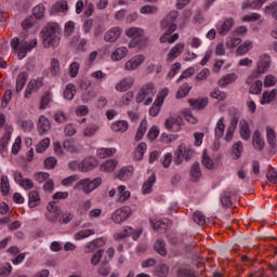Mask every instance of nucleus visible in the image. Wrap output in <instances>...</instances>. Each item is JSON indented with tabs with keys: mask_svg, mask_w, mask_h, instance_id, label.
<instances>
[{
	"mask_svg": "<svg viewBox=\"0 0 277 277\" xmlns=\"http://www.w3.org/2000/svg\"><path fill=\"white\" fill-rule=\"evenodd\" d=\"M40 202H42V199L40 198V193L38 190H30L28 193L29 209H36V207H40Z\"/></svg>",
	"mask_w": 277,
	"mask_h": 277,
	"instance_id": "21",
	"label": "nucleus"
},
{
	"mask_svg": "<svg viewBox=\"0 0 277 277\" xmlns=\"http://www.w3.org/2000/svg\"><path fill=\"white\" fill-rule=\"evenodd\" d=\"M37 44H38V39H31L30 41H25L18 37L13 38L10 42L13 53H16L17 55V60H25V57H27V54L32 49H36Z\"/></svg>",
	"mask_w": 277,
	"mask_h": 277,
	"instance_id": "2",
	"label": "nucleus"
},
{
	"mask_svg": "<svg viewBox=\"0 0 277 277\" xmlns=\"http://www.w3.org/2000/svg\"><path fill=\"white\" fill-rule=\"evenodd\" d=\"M238 79L237 74L232 72L223 76L219 81L217 85L220 88H226V85H230V83H235V80Z\"/></svg>",
	"mask_w": 277,
	"mask_h": 277,
	"instance_id": "29",
	"label": "nucleus"
},
{
	"mask_svg": "<svg viewBox=\"0 0 277 277\" xmlns=\"http://www.w3.org/2000/svg\"><path fill=\"white\" fill-rule=\"evenodd\" d=\"M25 83H27V74L26 72H21L17 76L16 79V85H15V90L16 92H23V89L25 88Z\"/></svg>",
	"mask_w": 277,
	"mask_h": 277,
	"instance_id": "44",
	"label": "nucleus"
},
{
	"mask_svg": "<svg viewBox=\"0 0 277 277\" xmlns=\"http://www.w3.org/2000/svg\"><path fill=\"white\" fill-rule=\"evenodd\" d=\"M183 51H185V44L183 42L176 43L167 54V62L171 64L176 57H181Z\"/></svg>",
	"mask_w": 277,
	"mask_h": 277,
	"instance_id": "12",
	"label": "nucleus"
},
{
	"mask_svg": "<svg viewBox=\"0 0 277 277\" xmlns=\"http://www.w3.org/2000/svg\"><path fill=\"white\" fill-rule=\"evenodd\" d=\"M242 153L243 144L241 143V141H238L233 145V155H235V159H239Z\"/></svg>",
	"mask_w": 277,
	"mask_h": 277,
	"instance_id": "59",
	"label": "nucleus"
},
{
	"mask_svg": "<svg viewBox=\"0 0 277 277\" xmlns=\"http://www.w3.org/2000/svg\"><path fill=\"white\" fill-rule=\"evenodd\" d=\"M116 166H118V161L109 159L100 166V170L101 172H114V170H116Z\"/></svg>",
	"mask_w": 277,
	"mask_h": 277,
	"instance_id": "39",
	"label": "nucleus"
},
{
	"mask_svg": "<svg viewBox=\"0 0 277 277\" xmlns=\"http://www.w3.org/2000/svg\"><path fill=\"white\" fill-rule=\"evenodd\" d=\"M133 227L127 226L123 230L115 233L114 239H116V241H120L122 239H127V237H130V235H133Z\"/></svg>",
	"mask_w": 277,
	"mask_h": 277,
	"instance_id": "38",
	"label": "nucleus"
},
{
	"mask_svg": "<svg viewBox=\"0 0 277 277\" xmlns=\"http://www.w3.org/2000/svg\"><path fill=\"white\" fill-rule=\"evenodd\" d=\"M94 229H83L75 234V239L81 240L94 235Z\"/></svg>",
	"mask_w": 277,
	"mask_h": 277,
	"instance_id": "61",
	"label": "nucleus"
},
{
	"mask_svg": "<svg viewBox=\"0 0 277 277\" xmlns=\"http://www.w3.org/2000/svg\"><path fill=\"white\" fill-rule=\"evenodd\" d=\"M252 49V41H245L242 44H240L236 50V55L241 56L246 55L248 51Z\"/></svg>",
	"mask_w": 277,
	"mask_h": 277,
	"instance_id": "51",
	"label": "nucleus"
},
{
	"mask_svg": "<svg viewBox=\"0 0 277 277\" xmlns=\"http://www.w3.org/2000/svg\"><path fill=\"white\" fill-rule=\"evenodd\" d=\"M50 146H51V140L47 137L37 144L36 150L37 153H44L47 148H49Z\"/></svg>",
	"mask_w": 277,
	"mask_h": 277,
	"instance_id": "57",
	"label": "nucleus"
},
{
	"mask_svg": "<svg viewBox=\"0 0 277 277\" xmlns=\"http://www.w3.org/2000/svg\"><path fill=\"white\" fill-rule=\"evenodd\" d=\"M239 127L241 138L246 141L250 140V126L248 124V121L246 119L240 120Z\"/></svg>",
	"mask_w": 277,
	"mask_h": 277,
	"instance_id": "35",
	"label": "nucleus"
},
{
	"mask_svg": "<svg viewBox=\"0 0 277 277\" xmlns=\"http://www.w3.org/2000/svg\"><path fill=\"white\" fill-rule=\"evenodd\" d=\"M157 183V176L155 174L150 175L147 181L144 182L142 192L143 194H150L153 192V185Z\"/></svg>",
	"mask_w": 277,
	"mask_h": 277,
	"instance_id": "37",
	"label": "nucleus"
},
{
	"mask_svg": "<svg viewBox=\"0 0 277 277\" xmlns=\"http://www.w3.org/2000/svg\"><path fill=\"white\" fill-rule=\"evenodd\" d=\"M176 18H179V13L176 11H172L163 18L160 25L166 28L169 25L168 23H174Z\"/></svg>",
	"mask_w": 277,
	"mask_h": 277,
	"instance_id": "52",
	"label": "nucleus"
},
{
	"mask_svg": "<svg viewBox=\"0 0 277 277\" xmlns=\"http://www.w3.org/2000/svg\"><path fill=\"white\" fill-rule=\"evenodd\" d=\"M241 44V38L227 37L225 41L226 49H235Z\"/></svg>",
	"mask_w": 277,
	"mask_h": 277,
	"instance_id": "54",
	"label": "nucleus"
},
{
	"mask_svg": "<svg viewBox=\"0 0 277 277\" xmlns=\"http://www.w3.org/2000/svg\"><path fill=\"white\" fill-rule=\"evenodd\" d=\"M111 131L114 133H127L129 131V121L127 120H118L111 124Z\"/></svg>",
	"mask_w": 277,
	"mask_h": 277,
	"instance_id": "27",
	"label": "nucleus"
},
{
	"mask_svg": "<svg viewBox=\"0 0 277 277\" xmlns=\"http://www.w3.org/2000/svg\"><path fill=\"white\" fill-rule=\"evenodd\" d=\"M179 26L174 22H168V27L164 29L166 32L160 37L161 44L168 42L169 44H174L179 40V32H175ZM173 34V35H172Z\"/></svg>",
	"mask_w": 277,
	"mask_h": 277,
	"instance_id": "5",
	"label": "nucleus"
},
{
	"mask_svg": "<svg viewBox=\"0 0 277 277\" xmlns=\"http://www.w3.org/2000/svg\"><path fill=\"white\" fill-rule=\"evenodd\" d=\"M147 148L148 146L146 145V143H140L134 149V159L136 161H142V159H144V154L146 153Z\"/></svg>",
	"mask_w": 277,
	"mask_h": 277,
	"instance_id": "36",
	"label": "nucleus"
},
{
	"mask_svg": "<svg viewBox=\"0 0 277 277\" xmlns=\"http://www.w3.org/2000/svg\"><path fill=\"white\" fill-rule=\"evenodd\" d=\"M38 131L40 135H44L48 131H51V121L45 116L39 117Z\"/></svg>",
	"mask_w": 277,
	"mask_h": 277,
	"instance_id": "25",
	"label": "nucleus"
},
{
	"mask_svg": "<svg viewBox=\"0 0 277 277\" xmlns=\"http://www.w3.org/2000/svg\"><path fill=\"white\" fill-rule=\"evenodd\" d=\"M189 92H192V85H189V83H184L179 88L175 96L176 98H185L188 96Z\"/></svg>",
	"mask_w": 277,
	"mask_h": 277,
	"instance_id": "48",
	"label": "nucleus"
},
{
	"mask_svg": "<svg viewBox=\"0 0 277 277\" xmlns=\"http://www.w3.org/2000/svg\"><path fill=\"white\" fill-rule=\"evenodd\" d=\"M118 192V198L117 202H127L131 198V192L127 190V186L120 185L117 189Z\"/></svg>",
	"mask_w": 277,
	"mask_h": 277,
	"instance_id": "33",
	"label": "nucleus"
},
{
	"mask_svg": "<svg viewBox=\"0 0 277 277\" xmlns=\"http://www.w3.org/2000/svg\"><path fill=\"white\" fill-rule=\"evenodd\" d=\"M183 124V117L181 116L169 117L164 121V128L167 131H171V133H177V131H181Z\"/></svg>",
	"mask_w": 277,
	"mask_h": 277,
	"instance_id": "8",
	"label": "nucleus"
},
{
	"mask_svg": "<svg viewBox=\"0 0 277 277\" xmlns=\"http://www.w3.org/2000/svg\"><path fill=\"white\" fill-rule=\"evenodd\" d=\"M63 147L68 153H81L83 150V146L80 145L79 142L76 141L75 138L64 141Z\"/></svg>",
	"mask_w": 277,
	"mask_h": 277,
	"instance_id": "18",
	"label": "nucleus"
},
{
	"mask_svg": "<svg viewBox=\"0 0 277 277\" xmlns=\"http://www.w3.org/2000/svg\"><path fill=\"white\" fill-rule=\"evenodd\" d=\"M63 94L66 101H72V98H75V94H77V88L75 87V84L69 83L66 85Z\"/></svg>",
	"mask_w": 277,
	"mask_h": 277,
	"instance_id": "42",
	"label": "nucleus"
},
{
	"mask_svg": "<svg viewBox=\"0 0 277 277\" xmlns=\"http://www.w3.org/2000/svg\"><path fill=\"white\" fill-rule=\"evenodd\" d=\"M146 57L144 55L138 54L133 56L131 60L126 62L124 64V70L132 71V70H137L140 66L142 65L143 62H145Z\"/></svg>",
	"mask_w": 277,
	"mask_h": 277,
	"instance_id": "11",
	"label": "nucleus"
},
{
	"mask_svg": "<svg viewBox=\"0 0 277 277\" xmlns=\"http://www.w3.org/2000/svg\"><path fill=\"white\" fill-rule=\"evenodd\" d=\"M265 131H266V140H267L268 146H271L272 150H276L277 148L276 130H274V128H272L271 126H267Z\"/></svg>",
	"mask_w": 277,
	"mask_h": 277,
	"instance_id": "20",
	"label": "nucleus"
},
{
	"mask_svg": "<svg viewBox=\"0 0 277 277\" xmlns=\"http://www.w3.org/2000/svg\"><path fill=\"white\" fill-rule=\"evenodd\" d=\"M40 36L44 49H55L56 47H60L62 30L56 23H49L41 29Z\"/></svg>",
	"mask_w": 277,
	"mask_h": 277,
	"instance_id": "1",
	"label": "nucleus"
},
{
	"mask_svg": "<svg viewBox=\"0 0 277 277\" xmlns=\"http://www.w3.org/2000/svg\"><path fill=\"white\" fill-rule=\"evenodd\" d=\"M193 220L199 226H205V224H207V216H205V214H202V212L200 211H196L194 213Z\"/></svg>",
	"mask_w": 277,
	"mask_h": 277,
	"instance_id": "58",
	"label": "nucleus"
},
{
	"mask_svg": "<svg viewBox=\"0 0 277 277\" xmlns=\"http://www.w3.org/2000/svg\"><path fill=\"white\" fill-rule=\"evenodd\" d=\"M277 90L273 89L272 91H264L262 97H261V105H269V103H273V101L276 100Z\"/></svg>",
	"mask_w": 277,
	"mask_h": 277,
	"instance_id": "31",
	"label": "nucleus"
},
{
	"mask_svg": "<svg viewBox=\"0 0 277 277\" xmlns=\"http://www.w3.org/2000/svg\"><path fill=\"white\" fill-rule=\"evenodd\" d=\"M264 12H266V14H269V12H272L273 18L277 21V3L276 2H273L271 5L265 6Z\"/></svg>",
	"mask_w": 277,
	"mask_h": 277,
	"instance_id": "64",
	"label": "nucleus"
},
{
	"mask_svg": "<svg viewBox=\"0 0 277 277\" xmlns=\"http://www.w3.org/2000/svg\"><path fill=\"white\" fill-rule=\"evenodd\" d=\"M235 27V19L233 17H225L216 25V31L219 36H226Z\"/></svg>",
	"mask_w": 277,
	"mask_h": 277,
	"instance_id": "10",
	"label": "nucleus"
},
{
	"mask_svg": "<svg viewBox=\"0 0 277 277\" xmlns=\"http://www.w3.org/2000/svg\"><path fill=\"white\" fill-rule=\"evenodd\" d=\"M120 36H122V28L116 26L105 32L104 40L105 42H116Z\"/></svg>",
	"mask_w": 277,
	"mask_h": 277,
	"instance_id": "17",
	"label": "nucleus"
},
{
	"mask_svg": "<svg viewBox=\"0 0 277 277\" xmlns=\"http://www.w3.org/2000/svg\"><path fill=\"white\" fill-rule=\"evenodd\" d=\"M10 180L8 179L6 175H2L1 182H0V192L2 196H8L10 194Z\"/></svg>",
	"mask_w": 277,
	"mask_h": 277,
	"instance_id": "45",
	"label": "nucleus"
},
{
	"mask_svg": "<svg viewBox=\"0 0 277 277\" xmlns=\"http://www.w3.org/2000/svg\"><path fill=\"white\" fill-rule=\"evenodd\" d=\"M133 83H135V78L126 77L116 84L115 90H117V92H127V90L133 88Z\"/></svg>",
	"mask_w": 277,
	"mask_h": 277,
	"instance_id": "15",
	"label": "nucleus"
},
{
	"mask_svg": "<svg viewBox=\"0 0 277 277\" xmlns=\"http://www.w3.org/2000/svg\"><path fill=\"white\" fill-rule=\"evenodd\" d=\"M126 36H128V38H132L134 42H140V40H142V36H144V30L137 27H131L126 30Z\"/></svg>",
	"mask_w": 277,
	"mask_h": 277,
	"instance_id": "24",
	"label": "nucleus"
},
{
	"mask_svg": "<svg viewBox=\"0 0 277 277\" xmlns=\"http://www.w3.org/2000/svg\"><path fill=\"white\" fill-rule=\"evenodd\" d=\"M154 250L160 254V256H166L168 254V251L166 250V241L161 238L157 239L154 245Z\"/></svg>",
	"mask_w": 277,
	"mask_h": 277,
	"instance_id": "41",
	"label": "nucleus"
},
{
	"mask_svg": "<svg viewBox=\"0 0 277 277\" xmlns=\"http://www.w3.org/2000/svg\"><path fill=\"white\" fill-rule=\"evenodd\" d=\"M32 14L38 21L44 18V4H38L37 6H35L32 9Z\"/></svg>",
	"mask_w": 277,
	"mask_h": 277,
	"instance_id": "60",
	"label": "nucleus"
},
{
	"mask_svg": "<svg viewBox=\"0 0 277 277\" xmlns=\"http://www.w3.org/2000/svg\"><path fill=\"white\" fill-rule=\"evenodd\" d=\"M267 0H254L252 2L246 1L242 3V10H248V8H251V10H260V8H263V3H265Z\"/></svg>",
	"mask_w": 277,
	"mask_h": 277,
	"instance_id": "43",
	"label": "nucleus"
},
{
	"mask_svg": "<svg viewBox=\"0 0 277 277\" xmlns=\"http://www.w3.org/2000/svg\"><path fill=\"white\" fill-rule=\"evenodd\" d=\"M263 90V81L256 80L251 87L249 88L250 94L259 95L261 94V91Z\"/></svg>",
	"mask_w": 277,
	"mask_h": 277,
	"instance_id": "55",
	"label": "nucleus"
},
{
	"mask_svg": "<svg viewBox=\"0 0 277 277\" xmlns=\"http://www.w3.org/2000/svg\"><path fill=\"white\" fill-rule=\"evenodd\" d=\"M12 137V128L6 129L3 136L0 138V153H8V145Z\"/></svg>",
	"mask_w": 277,
	"mask_h": 277,
	"instance_id": "26",
	"label": "nucleus"
},
{
	"mask_svg": "<svg viewBox=\"0 0 277 277\" xmlns=\"http://www.w3.org/2000/svg\"><path fill=\"white\" fill-rule=\"evenodd\" d=\"M131 207L126 206L123 208L117 209L113 215H111V220L113 222H115V224H122V222H127V220H129V217H131Z\"/></svg>",
	"mask_w": 277,
	"mask_h": 277,
	"instance_id": "7",
	"label": "nucleus"
},
{
	"mask_svg": "<svg viewBox=\"0 0 277 277\" xmlns=\"http://www.w3.org/2000/svg\"><path fill=\"white\" fill-rule=\"evenodd\" d=\"M54 120L57 124H64L68 120V115L64 110H57L54 114Z\"/></svg>",
	"mask_w": 277,
	"mask_h": 277,
	"instance_id": "56",
	"label": "nucleus"
},
{
	"mask_svg": "<svg viewBox=\"0 0 277 277\" xmlns=\"http://www.w3.org/2000/svg\"><path fill=\"white\" fill-rule=\"evenodd\" d=\"M177 277H196V273L189 268H180L176 273Z\"/></svg>",
	"mask_w": 277,
	"mask_h": 277,
	"instance_id": "63",
	"label": "nucleus"
},
{
	"mask_svg": "<svg viewBox=\"0 0 277 277\" xmlns=\"http://www.w3.org/2000/svg\"><path fill=\"white\" fill-rule=\"evenodd\" d=\"M192 157H194V149L192 147H187L185 143H182L177 147L174 163H176V166H181V163H183V159H185L186 161H189Z\"/></svg>",
	"mask_w": 277,
	"mask_h": 277,
	"instance_id": "6",
	"label": "nucleus"
},
{
	"mask_svg": "<svg viewBox=\"0 0 277 277\" xmlns=\"http://www.w3.org/2000/svg\"><path fill=\"white\" fill-rule=\"evenodd\" d=\"M97 167L98 160L95 157H88L80 162L79 172H90V170H94Z\"/></svg>",
	"mask_w": 277,
	"mask_h": 277,
	"instance_id": "13",
	"label": "nucleus"
},
{
	"mask_svg": "<svg viewBox=\"0 0 277 277\" xmlns=\"http://www.w3.org/2000/svg\"><path fill=\"white\" fill-rule=\"evenodd\" d=\"M42 88V81L40 79H31L25 90V98H29L34 92Z\"/></svg>",
	"mask_w": 277,
	"mask_h": 277,
	"instance_id": "19",
	"label": "nucleus"
},
{
	"mask_svg": "<svg viewBox=\"0 0 277 277\" xmlns=\"http://www.w3.org/2000/svg\"><path fill=\"white\" fill-rule=\"evenodd\" d=\"M117 176L120 181H129L133 176V169L124 167L119 171Z\"/></svg>",
	"mask_w": 277,
	"mask_h": 277,
	"instance_id": "50",
	"label": "nucleus"
},
{
	"mask_svg": "<svg viewBox=\"0 0 277 277\" xmlns=\"http://www.w3.org/2000/svg\"><path fill=\"white\" fill-rule=\"evenodd\" d=\"M226 129V124H224V117H221L215 126L214 133L216 140H222L224 137V131Z\"/></svg>",
	"mask_w": 277,
	"mask_h": 277,
	"instance_id": "34",
	"label": "nucleus"
},
{
	"mask_svg": "<svg viewBox=\"0 0 277 277\" xmlns=\"http://www.w3.org/2000/svg\"><path fill=\"white\" fill-rule=\"evenodd\" d=\"M202 166H205L207 170H213L214 168L213 160L209 157L207 151H203V155H202Z\"/></svg>",
	"mask_w": 277,
	"mask_h": 277,
	"instance_id": "62",
	"label": "nucleus"
},
{
	"mask_svg": "<svg viewBox=\"0 0 277 277\" xmlns=\"http://www.w3.org/2000/svg\"><path fill=\"white\" fill-rule=\"evenodd\" d=\"M155 94H157L155 83L147 82L138 89L135 101L136 103H143V105H150L155 98Z\"/></svg>",
	"mask_w": 277,
	"mask_h": 277,
	"instance_id": "3",
	"label": "nucleus"
},
{
	"mask_svg": "<svg viewBox=\"0 0 277 277\" xmlns=\"http://www.w3.org/2000/svg\"><path fill=\"white\" fill-rule=\"evenodd\" d=\"M127 55H129V49L127 47H119L111 53L110 60L113 62H121Z\"/></svg>",
	"mask_w": 277,
	"mask_h": 277,
	"instance_id": "23",
	"label": "nucleus"
},
{
	"mask_svg": "<svg viewBox=\"0 0 277 277\" xmlns=\"http://www.w3.org/2000/svg\"><path fill=\"white\" fill-rule=\"evenodd\" d=\"M147 129H148V121L142 120V122L136 131L135 137H134L135 142H140V140H142V137H144Z\"/></svg>",
	"mask_w": 277,
	"mask_h": 277,
	"instance_id": "46",
	"label": "nucleus"
},
{
	"mask_svg": "<svg viewBox=\"0 0 277 277\" xmlns=\"http://www.w3.org/2000/svg\"><path fill=\"white\" fill-rule=\"evenodd\" d=\"M188 103H189L192 109L200 111V109H205V107H207L209 105V98H207V97L190 98V100H188Z\"/></svg>",
	"mask_w": 277,
	"mask_h": 277,
	"instance_id": "22",
	"label": "nucleus"
},
{
	"mask_svg": "<svg viewBox=\"0 0 277 277\" xmlns=\"http://www.w3.org/2000/svg\"><path fill=\"white\" fill-rule=\"evenodd\" d=\"M47 211H48L45 213L47 221L52 222L53 224H55L62 215V209H60V207H57V205H55V202L53 201H51L47 206Z\"/></svg>",
	"mask_w": 277,
	"mask_h": 277,
	"instance_id": "9",
	"label": "nucleus"
},
{
	"mask_svg": "<svg viewBox=\"0 0 277 277\" xmlns=\"http://www.w3.org/2000/svg\"><path fill=\"white\" fill-rule=\"evenodd\" d=\"M102 183L103 180L101 177H95L94 180L83 179L77 182L74 189H76V192H83V194H92Z\"/></svg>",
	"mask_w": 277,
	"mask_h": 277,
	"instance_id": "4",
	"label": "nucleus"
},
{
	"mask_svg": "<svg viewBox=\"0 0 277 277\" xmlns=\"http://www.w3.org/2000/svg\"><path fill=\"white\" fill-rule=\"evenodd\" d=\"M52 12L57 14L58 12H68V1L66 0H61L57 1L53 6H52Z\"/></svg>",
	"mask_w": 277,
	"mask_h": 277,
	"instance_id": "47",
	"label": "nucleus"
},
{
	"mask_svg": "<svg viewBox=\"0 0 277 277\" xmlns=\"http://www.w3.org/2000/svg\"><path fill=\"white\" fill-rule=\"evenodd\" d=\"M211 98H216V101H226L228 94L224 91H220V88H214L210 93Z\"/></svg>",
	"mask_w": 277,
	"mask_h": 277,
	"instance_id": "53",
	"label": "nucleus"
},
{
	"mask_svg": "<svg viewBox=\"0 0 277 277\" xmlns=\"http://www.w3.org/2000/svg\"><path fill=\"white\" fill-rule=\"evenodd\" d=\"M272 64V58H269V55L263 54L260 56V61L258 62V75H264V72H267L269 70V65Z\"/></svg>",
	"mask_w": 277,
	"mask_h": 277,
	"instance_id": "14",
	"label": "nucleus"
},
{
	"mask_svg": "<svg viewBox=\"0 0 277 277\" xmlns=\"http://www.w3.org/2000/svg\"><path fill=\"white\" fill-rule=\"evenodd\" d=\"M239 123V117L234 116L226 130L225 142H233V137L235 135V131H237V124Z\"/></svg>",
	"mask_w": 277,
	"mask_h": 277,
	"instance_id": "16",
	"label": "nucleus"
},
{
	"mask_svg": "<svg viewBox=\"0 0 277 277\" xmlns=\"http://www.w3.org/2000/svg\"><path fill=\"white\" fill-rule=\"evenodd\" d=\"M164 97L158 96L157 100L154 102L153 106L149 109V116L153 118H157L159 116V111H161V106L163 105Z\"/></svg>",
	"mask_w": 277,
	"mask_h": 277,
	"instance_id": "28",
	"label": "nucleus"
},
{
	"mask_svg": "<svg viewBox=\"0 0 277 277\" xmlns=\"http://www.w3.org/2000/svg\"><path fill=\"white\" fill-rule=\"evenodd\" d=\"M252 142L255 150H263V148H265V140H263L259 130L253 133Z\"/></svg>",
	"mask_w": 277,
	"mask_h": 277,
	"instance_id": "30",
	"label": "nucleus"
},
{
	"mask_svg": "<svg viewBox=\"0 0 277 277\" xmlns=\"http://www.w3.org/2000/svg\"><path fill=\"white\" fill-rule=\"evenodd\" d=\"M201 176L202 171L200 170V163H193V166L190 167V181H194V183H198Z\"/></svg>",
	"mask_w": 277,
	"mask_h": 277,
	"instance_id": "32",
	"label": "nucleus"
},
{
	"mask_svg": "<svg viewBox=\"0 0 277 277\" xmlns=\"http://www.w3.org/2000/svg\"><path fill=\"white\" fill-rule=\"evenodd\" d=\"M151 224H153V228L156 233L163 234V233H166V230H168V223H166L161 220L151 222Z\"/></svg>",
	"mask_w": 277,
	"mask_h": 277,
	"instance_id": "49",
	"label": "nucleus"
},
{
	"mask_svg": "<svg viewBox=\"0 0 277 277\" xmlns=\"http://www.w3.org/2000/svg\"><path fill=\"white\" fill-rule=\"evenodd\" d=\"M116 153H117V149L114 147H110V148L102 147L97 149V157H100V159H107V157H114Z\"/></svg>",
	"mask_w": 277,
	"mask_h": 277,
	"instance_id": "40",
	"label": "nucleus"
}]
</instances>
